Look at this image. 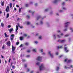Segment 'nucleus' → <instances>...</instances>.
Returning a JSON list of instances; mask_svg holds the SVG:
<instances>
[{
    "mask_svg": "<svg viewBox=\"0 0 73 73\" xmlns=\"http://www.w3.org/2000/svg\"><path fill=\"white\" fill-rule=\"evenodd\" d=\"M45 69V65L44 64H42L39 66V70H43Z\"/></svg>",
    "mask_w": 73,
    "mask_h": 73,
    "instance_id": "f257e3e1",
    "label": "nucleus"
},
{
    "mask_svg": "<svg viewBox=\"0 0 73 73\" xmlns=\"http://www.w3.org/2000/svg\"><path fill=\"white\" fill-rule=\"evenodd\" d=\"M18 25V26H17ZM17 25H16V29H15V34L16 35L17 33V30H19V27H20V24H19V23H17Z\"/></svg>",
    "mask_w": 73,
    "mask_h": 73,
    "instance_id": "f03ea898",
    "label": "nucleus"
},
{
    "mask_svg": "<svg viewBox=\"0 0 73 73\" xmlns=\"http://www.w3.org/2000/svg\"><path fill=\"white\" fill-rule=\"evenodd\" d=\"M64 61L67 62L68 63H70L72 62V60L71 59H68L66 58L65 60Z\"/></svg>",
    "mask_w": 73,
    "mask_h": 73,
    "instance_id": "7ed1b4c3",
    "label": "nucleus"
},
{
    "mask_svg": "<svg viewBox=\"0 0 73 73\" xmlns=\"http://www.w3.org/2000/svg\"><path fill=\"white\" fill-rule=\"evenodd\" d=\"M70 23V22H67L65 23L64 28H67L68 27V25Z\"/></svg>",
    "mask_w": 73,
    "mask_h": 73,
    "instance_id": "20e7f679",
    "label": "nucleus"
},
{
    "mask_svg": "<svg viewBox=\"0 0 73 73\" xmlns=\"http://www.w3.org/2000/svg\"><path fill=\"white\" fill-rule=\"evenodd\" d=\"M36 60L38 61H41L42 60V57L40 56H38L36 58Z\"/></svg>",
    "mask_w": 73,
    "mask_h": 73,
    "instance_id": "39448f33",
    "label": "nucleus"
},
{
    "mask_svg": "<svg viewBox=\"0 0 73 73\" xmlns=\"http://www.w3.org/2000/svg\"><path fill=\"white\" fill-rule=\"evenodd\" d=\"M48 55H49L51 57V58H53V55L52 54H51V51L48 52Z\"/></svg>",
    "mask_w": 73,
    "mask_h": 73,
    "instance_id": "423d86ee",
    "label": "nucleus"
},
{
    "mask_svg": "<svg viewBox=\"0 0 73 73\" xmlns=\"http://www.w3.org/2000/svg\"><path fill=\"white\" fill-rule=\"evenodd\" d=\"M73 67V66L72 65H69L67 67L66 66H65L64 67V68L65 69H67V68H69V69H70V68H72Z\"/></svg>",
    "mask_w": 73,
    "mask_h": 73,
    "instance_id": "0eeeda50",
    "label": "nucleus"
},
{
    "mask_svg": "<svg viewBox=\"0 0 73 73\" xmlns=\"http://www.w3.org/2000/svg\"><path fill=\"white\" fill-rule=\"evenodd\" d=\"M6 12H9V7L7 6V7L6 9Z\"/></svg>",
    "mask_w": 73,
    "mask_h": 73,
    "instance_id": "6e6552de",
    "label": "nucleus"
},
{
    "mask_svg": "<svg viewBox=\"0 0 73 73\" xmlns=\"http://www.w3.org/2000/svg\"><path fill=\"white\" fill-rule=\"evenodd\" d=\"M15 48L14 47H13V46H12V52L14 53V54L15 53V52L14 51H15Z\"/></svg>",
    "mask_w": 73,
    "mask_h": 73,
    "instance_id": "1a4fd4ad",
    "label": "nucleus"
},
{
    "mask_svg": "<svg viewBox=\"0 0 73 73\" xmlns=\"http://www.w3.org/2000/svg\"><path fill=\"white\" fill-rule=\"evenodd\" d=\"M10 38H11V41H12V40H13V38H14V35H12L11 36Z\"/></svg>",
    "mask_w": 73,
    "mask_h": 73,
    "instance_id": "9d476101",
    "label": "nucleus"
},
{
    "mask_svg": "<svg viewBox=\"0 0 73 73\" xmlns=\"http://www.w3.org/2000/svg\"><path fill=\"white\" fill-rule=\"evenodd\" d=\"M6 44L8 46H11V42L10 41H8Z\"/></svg>",
    "mask_w": 73,
    "mask_h": 73,
    "instance_id": "9b49d317",
    "label": "nucleus"
},
{
    "mask_svg": "<svg viewBox=\"0 0 73 73\" xmlns=\"http://www.w3.org/2000/svg\"><path fill=\"white\" fill-rule=\"evenodd\" d=\"M65 40H59L58 41V42H65Z\"/></svg>",
    "mask_w": 73,
    "mask_h": 73,
    "instance_id": "f8f14e48",
    "label": "nucleus"
},
{
    "mask_svg": "<svg viewBox=\"0 0 73 73\" xmlns=\"http://www.w3.org/2000/svg\"><path fill=\"white\" fill-rule=\"evenodd\" d=\"M28 12H29V13H32V15L33 16V15H34V13H35V12H33L31 10L29 11Z\"/></svg>",
    "mask_w": 73,
    "mask_h": 73,
    "instance_id": "ddd939ff",
    "label": "nucleus"
},
{
    "mask_svg": "<svg viewBox=\"0 0 73 73\" xmlns=\"http://www.w3.org/2000/svg\"><path fill=\"white\" fill-rule=\"evenodd\" d=\"M60 0H54L53 1V3H57L58 1H59Z\"/></svg>",
    "mask_w": 73,
    "mask_h": 73,
    "instance_id": "4468645a",
    "label": "nucleus"
},
{
    "mask_svg": "<svg viewBox=\"0 0 73 73\" xmlns=\"http://www.w3.org/2000/svg\"><path fill=\"white\" fill-rule=\"evenodd\" d=\"M8 31H9L10 33H11L12 31H13V28H11L10 29H9Z\"/></svg>",
    "mask_w": 73,
    "mask_h": 73,
    "instance_id": "2eb2a0df",
    "label": "nucleus"
},
{
    "mask_svg": "<svg viewBox=\"0 0 73 73\" xmlns=\"http://www.w3.org/2000/svg\"><path fill=\"white\" fill-rule=\"evenodd\" d=\"M64 49L65 52H68L69 51V50H67V47H65Z\"/></svg>",
    "mask_w": 73,
    "mask_h": 73,
    "instance_id": "dca6fc26",
    "label": "nucleus"
},
{
    "mask_svg": "<svg viewBox=\"0 0 73 73\" xmlns=\"http://www.w3.org/2000/svg\"><path fill=\"white\" fill-rule=\"evenodd\" d=\"M63 47L62 46H58V49H60V48H62Z\"/></svg>",
    "mask_w": 73,
    "mask_h": 73,
    "instance_id": "f3484780",
    "label": "nucleus"
},
{
    "mask_svg": "<svg viewBox=\"0 0 73 73\" xmlns=\"http://www.w3.org/2000/svg\"><path fill=\"white\" fill-rule=\"evenodd\" d=\"M62 9H64V10H66V9H67L64 7H62Z\"/></svg>",
    "mask_w": 73,
    "mask_h": 73,
    "instance_id": "a211bd4d",
    "label": "nucleus"
},
{
    "mask_svg": "<svg viewBox=\"0 0 73 73\" xmlns=\"http://www.w3.org/2000/svg\"><path fill=\"white\" fill-rule=\"evenodd\" d=\"M27 36V35L26 34H24L23 36V37H25Z\"/></svg>",
    "mask_w": 73,
    "mask_h": 73,
    "instance_id": "6ab92c4d",
    "label": "nucleus"
},
{
    "mask_svg": "<svg viewBox=\"0 0 73 73\" xmlns=\"http://www.w3.org/2000/svg\"><path fill=\"white\" fill-rule=\"evenodd\" d=\"M52 36L54 39H56V35L55 34H54L52 35Z\"/></svg>",
    "mask_w": 73,
    "mask_h": 73,
    "instance_id": "aec40b11",
    "label": "nucleus"
},
{
    "mask_svg": "<svg viewBox=\"0 0 73 73\" xmlns=\"http://www.w3.org/2000/svg\"><path fill=\"white\" fill-rule=\"evenodd\" d=\"M63 35H64V34H63V33H62V34H61V36H60L59 35H58L57 37H59V38H60L61 37V36H63Z\"/></svg>",
    "mask_w": 73,
    "mask_h": 73,
    "instance_id": "412c9836",
    "label": "nucleus"
},
{
    "mask_svg": "<svg viewBox=\"0 0 73 73\" xmlns=\"http://www.w3.org/2000/svg\"><path fill=\"white\" fill-rule=\"evenodd\" d=\"M5 36L6 37H9V36L7 35L6 33H5Z\"/></svg>",
    "mask_w": 73,
    "mask_h": 73,
    "instance_id": "4be33fe9",
    "label": "nucleus"
},
{
    "mask_svg": "<svg viewBox=\"0 0 73 73\" xmlns=\"http://www.w3.org/2000/svg\"><path fill=\"white\" fill-rule=\"evenodd\" d=\"M21 9H22V8H19V13H20L21 12Z\"/></svg>",
    "mask_w": 73,
    "mask_h": 73,
    "instance_id": "5701e85b",
    "label": "nucleus"
},
{
    "mask_svg": "<svg viewBox=\"0 0 73 73\" xmlns=\"http://www.w3.org/2000/svg\"><path fill=\"white\" fill-rule=\"evenodd\" d=\"M4 2L3 1L2 3H1V5L2 6H4Z\"/></svg>",
    "mask_w": 73,
    "mask_h": 73,
    "instance_id": "b1692460",
    "label": "nucleus"
},
{
    "mask_svg": "<svg viewBox=\"0 0 73 73\" xmlns=\"http://www.w3.org/2000/svg\"><path fill=\"white\" fill-rule=\"evenodd\" d=\"M9 13L7 14L6 17L7 19H8V17H9Z\"/></svg>",
    "mask_w": 73,
    "mask_h": 73,
    "instance_id": "393cba45",
    "label": "nucleus"
},
{
    "mask_svg": "<svg viewBox=\"0 0 73 73\" xmlns=\"http://www.w3.org/2000/svg\"><path fill=\"white\" fill-rule=\"evenodd\" d=\"M1 25L2 27H4V23H1Z\"/></svg>",
    "mask_w": 73,
    "mask_h": 73,
    "instance_id": "a878e982",
    "label": "nucleus"
},
{
    "mask_svg": "<svg viewBox=\"0 0 73 73\" xmlns=\"http://www.w3.org/2000/svg\"><path fill=\"white\" fill-rule=\"evenodd\" d=\"M59 69H60V67H57L56 68V70H59Z\"/></svg>",
    "mask_w": 73,
    "mask_h": 73,
    "instance_id": "bb28decb",
    "label": "nucleus"
},
{
    "mask_svg": "<svg viewBox=\"0 0 73 73\" xmlns=\"http://www.w3.org/2000/svg\"><path fill=\"white\" fill-rule=\"evenodd\" d=\"M20 40H23V37H20Z\"/></svg>",
    "mask_w": 73,
    "mask_h": 73,
    "instance_id": "cd10ccee",
    "label": "nucleus"
},
{
    "mask_svg": "<svg viewBox=\"0 0 73 73\" xmlns=\"http://www.w3.org/2000/svg\"><path fill=\"white\" fill-rule=\"evenodd\" d=\"M27 25H29L31 24V22H27Z\"/></svg>",
    "mask_w": 73,
    "mask_h": 73,
    "instance_id": "c85d7f7f",
    "label": "nucleus"
},
{
    "mask_svg": "<svg viewBox=\"0 0 73 73\" xmlns=\"http://www.w3.org/2000/svg\"><path fill=\"white\" fill-rule=\"evenodd\" d=\"M33 52H36V49H34L33 50Z\"/></svg>",
    "mask_w": 73,
    "mask_h": 73,
    "instance_id": "c756f323",
    "label": "nucleus"
},
{
    "mask_svg": "<svg viewBox=\"0 0 73 73\" xmlns=\"http://www.w3.org/2000/svg\"><path fill=\"white\" fill-rule=\"evenodd\" d=\"M36 65H40V63L39 62L36 63Z\"/></svg>",
    "mask_w": 73,
    "mask_h": 73,
    "instance_id": "7c9ffc66",
    "label": "nucleus"
},
{
    "mask_svg": "<svg viewBox=\"0 0 73 73\" xmlns=\"http://www.w3.org/2000/svg\"><path fill=\"white\" fill-rule=\"evenodd\" d=\"M12 5L11 3H10V8H12Z\"/></svg>",
    "mask_w": 73,
    "mask_h": 73,
    "instance_id": "2f4dec72",
    "label": "nucleus"
},
{
    "mask_svg": "<svg viewBox=\"0 0 73 73\" xmlns=\"http://www.w3.org/2000/svg\"><path fill=\"white\" fill-rule=\"evenodd\" d=\"M48 10L49 9H45L44 11L45 12H47V11H48Z\"/></svg>",
    "mask_w": 73,
    "mask_h": 73,
    "instance_id": "473e14b6",
    "label": "nucleus"
},
{
    "mask_svg": "<svg viewBox=\"0 0 73 73\" xmlns=\"http://www.w3.org/2000/svg\"><path fill=\"white\" fill-rule=\"evenodd\" d=\"M22 62H25L26 60H24V59H22Z\"/></svg>",
    "mask_w": 73,
    "mask_h": 73,
    "instance_id": "72a5a7b5",
    "label": "nucleus"
},
{
    "mask_svg": "<svg viewBox=\"0 0 73 73\" xmlns=\"http://www.w3.org/2000/svg\"><path fill=\"white\" fill-rule=\"evenodd\" d=\"M59 12H63V10H60L59 11Z\"/></svg>",
    "mask_w": 73,
    "mask_h": 73,
    "instance_id": "f704fd0d",
    "label": "nucleus"
},
{
    "mask_svg": "<svg viewBox=\"0 0 73 73\" xmlns=\"http://www.w3.org/2000/svg\"><path fill=\"white\" fill-rule=\"evenodd\" d=\"M70 30H71V32H73V28H72L71 27H70Z\"/></svg>",
    "mask_w": 73,
    "mask_h": 73,
    "instance_id": "c9c22d12",
    "label": "nucleus"
},
{
    "mask_svg": "<svg viewBox=\"0 0 73 73\" xmlns=\"http://www.w3.org/2000/svg\"><path fill=\"white\" fill-rule=\"evenodd\" d=\"M39 39H40V40L42 39V36H40L39 37Z\"/></svg>",
    "mask_w": 73,
    "mask_h": 73,
    "instance_id": "e433bc0d",
    "label": "nucleus"
},
{
    "mask_svg": "<svg viewBox=\"0 0 73 73\" xmlns=\"http://www.w3.org/2000/svg\"><path fill=\"white\" fill-rule=\"evenodd\" d=\"M25 45H29V43L28 42H26L25 43Z\"/></svg>",
    "mask_w": 73,
    "mask_h": 73,
    "instance_id": "4c0bfd02",
    "label": "nucleus"
},
{
    "mask_svg": "<svg viewBox=\"0 0 73 73\" xmlns=\"http://www.w3.org/2000/svg\"><path fill=\"white\" fill-rule=\"evenodd\" d=\"M12 68L13 69H15V66H12Z\"/></svg>",
    "mask_w": 73,
    "mask_h": 73,
    "instance_id": "58836bf2",
    "label": "nucleus"
},
{
    "mask_svg": "<svg viewBox=\"0 0 73 73\" xmlns=\"http://www.w3.org/2000/svg\"><path fill=\"white\" fill-rule=\"evenodd\" d=\"M58 33H61V31L60 30H58L57 31Z\"/></svg>",
    "mask_w": 73,
    "mask_h": 73,
    "instance_id": "ea45409f",
    "label": "nucleus"
},
{
    "mask_svg": "<svg viewBox=\"0 0 73 73\" xmlns=\"http://www.w3.org/2000/svg\"><path fill=\"white\" fill-rule=\"evenodd\" d=\"M7 27L8 28H10L11 27V26L10 25H9Z\"/></svg>",
    "mask_w": 73,
    "mask_h": 73,
    "instance_id": "a19ab883",
    "label": "nucleus"
},
{
    "mask_svg": "<svg viewBox=\"0 0 73 73\" xmlns=\"http://www.w3.org/2000/svg\"><path fill=\"white\" fill-rule=\"evenodd\" d=\"M62 4L63 5H64L65 4V3L64 2H63V3H62Z\"/></svg>",
    "mask_w": 73,
    "mask_h": 73,
    "instance_id": "79ce46f5",
    "label": "nucleus"
},
{
    "mask_svg": "<svg viewBox=\"0 0 73 73\" xmlns=\"http://www.w3.org/2000/svg\"><path fill=\"white\" fill-rule=\"evenodd\" d=\"M63 57V55H61L59 57V58H61V57Z\"/></svg>",
    "mask_w": 73,
    "mask_h": 73,
    "instance_id": "37998d69",
    "label": "nucleus"
},
{
    "mask_svg": "<svg viewBox=\"0 0 73 73\" xmlns=\"http://www.w3.org/2000/svg\"><path fill=\"white\" fill-rule=\"evenodd\" d=\"M35 44H37L38 43V42H37V41H36L35 42Z\"/></svg>",
    "mask_w": 73,
    "mask_h": 73,
    "instance_id": "c03bdc74",
    "label": "nucleus"
},
{
    "mask_svg": "<svg viewBox=\"0 0 73 73\" xmlns=\"http://www.w3.org/2000/svg\"><path fill=\"white\" fill-rule=\"evenodd\" d=\"M40 51L41 52H43V49H42L40 50Z\"/></svg>",
    "mask_w": 73,
    "mask_h": 73,
    "instance_id": "a18cd8bd",
    "label": "nucleus"
},
{
    "mask_svg": "<svg viewBox=\"0 0 73 73\" xmlns=\"http://www.w3.org/2000/svg\"><path fill=\"white\" fill-rule=\"evenodd\" d=\"M40 24H43V22L42 21H41L40 22Z\"/></svg>",
    "mask_w": 73,
    "mask_h": 73,
    "instance_id": "49530a36",
    "label": "nucleus"
},
{
    "mask_svg": "<svg viewBox=\"0 0 73 73\" xmlns=\"http://www.w3.org/2000/svg\"><path fill=\"white\" fill-rule=\"evenodd\" d=\"M69 36V35H66L65 36V37H68V36Z\"/></svg>",
    "mask_w": 73,
    "mask_h": 73,
    "instance_id": "de8ad7c7",
    "label": "nucleus"
},
{
    "mask_svg": "<svg viewBox=\"0 0 73 73\" xmlns=\"http://www.w3.org/2000/svg\"><path fill=\"white\" fill-rule=\"evenodd\" d=\"M56 55H58V52H56Z\"/></svg>",
    "mask_w": 73,
    "mask_h": 73,
    "instance_id": "09e8293b",
    "label": "nucleus"
},
{
    "mask_svg": "<svg viewBox=\"0 0 73 73\" xmlns=\"http://www.w3.org/2000/svg\"><path fill=\"white\" fill-rule=\"evenodd\" d=\"M40 17V16H38L37 18V20H38V19Z\"/></svg>",
    "mask_w": 73,
    "mask_h": 73,
    "instance_id": "8fccbe9b",
    "label": "nucleus"
},
{
    "mask_svg": "<svg viewBox=\"0 0 73 73\" xmlns=\"http://www.w3.org/2000/svg\"><path fill=\"white\" fill-rule=\"evenodd\" d=\"M27 57H30V55H28L27 56Z\"/></svg>",
    "mask_w": 73,
    "mask_h": 73,
    "instance_id": "3c124183",
    "label": "nucleus"
},
{
    "mask_svg": "<svg viewBox=\"0 0 73 73\" xmlns=\"http://www.w3.org/2000/svg\"><path fill=\"white\" fill-rule=\"evenodd\" d=\"M11 59H9V62H10L11 61Z\"/></svg>",
    "mask_w": 73,
    "mask_h": 73,
    "instance_id": "603ef678",
    "label": "nucleus"
},
{
    "mask_svg": "<svg viewBox=\"0 0 73 73\" xmlns=\"http://www.w3.org/2000/svg\"><path fill=\"white\" fill-rule=\"evenodd\" d=\"M68 30V29H66L64 30V31H66Z\"/></svg>",
    "mask_w": 73,
    "mask_h": 73,
    "instance_id": "864d4df0",
    "label": "nucleus"
},
{
    "mask_svg": "<svg viewBox=\"0 0 73 73\" xmlns=\"http://www.w3.org/2000/svg\"><path fill=\"white\" fill-rule=\"evenodd\" d=\"M25 68H26V67H27V64H25Z\"/></svg>",
    "mask_w": 73,
    "mask_h": 73,
    "instance_id": "5fc2aeb1",
    "label": "nucleus"
},
{
    "mask_svg": "<svg viewBox=\"0 0 73 73\" xmlns=\"http://www.w3.org/2000/svg\"><path fill=\"white\" fill-rule=\"evenodd\" d=\"M42 54H43V55H44V54H45V52H43L42 53Z\"/></svg>",
    "mask_w": 73,
    "mask_h": 73,
    "instance_id": "6e6d98bb",
    "label": "nucleus"
},
{
    "mask_svg": "<svg viewBox=\"0 0 73 73\" xmlns=\"http://www.w3.org/2000/svg\"><path fill=\"white\" fill-rule=\"evenodd\" d=\"M27 52H28V53H29V52H31V51H30V50H28L27 51Z\"/></svg>",
    "mask_w": 73,
    "mask_h": 73,
    "instance_id": "4d7b16f0",
    "label": "nucleus"
},
{
    "mask_svg": "<svg viewBox=\"0 0 73 73\" xmlns=\"http://www.w3.org/2000/svg\"><path fill=\"white\" fill-rule=\"evenodd\" d=\"M30 4H32L33 3V2L32 1L30 2H29Z\"/></svg>",
    "mask_w": 73,
    "mask_h": 73,
    "instance_id": "13d9d810",
    "label": "nucleus"
},
{
    "mask_svg": "<svg viewBox=\"0 0 73 73\" xmlns=\"http://www.w3.org/2000/svg\"><path fill=\"white\" fill-rule=\"evenodd\" d=\"M8 38H7L6 39H5V41H7V40H8Z\"/></svg>",
    "mask_w": 73,
    "mask_h": 73,
    "instance_id": "bf43d9fd",
    "label": "nucleus"
},
{
    "mask_svg": "<svg viewBox=\"0 0 73 73\" xmlns=\"http://www.w3.org/2000/svg\"><path fill=\"white\" fill-rule=\"evenodd\" d=\"M30 17L29 16V15L27 16V17L28 18H29Z\"/></svg>",
    "mask_w": 73,
    "mask_h": 73,
    "instance_id": "052dcab7",
    "label": "nucleus"
},
{
    "mask_svg": "<svg viewBox=\"0 0 73 73\" xmlns=\"http://www.w3.org/2000/svg\"><path fill=\"white\" fill-rule=\"evenodd\" d=\"M36 25H39V23H36Z\"/></svg>",
    "mask_w": 73,
    "mask_h": 73,
    "instance_id": "680f3d73",
    "label": "nucleus"
},
{
    "mask_svg": "<svg viewBox=\"0 0 73 73\" xmlns=\"http://www.w3.org/2000/svg\"><path fill=\"white\" fill-rule=\"evenodd\" d=\"M17 7V8H19V6L17 5H16Z\"/></svg>",
    "mask_w": 73,
    "mask_h": 73,
    "instance_id": "e2e57ef3",
    "label": "nucleus"
},
{
    "mask_svg": "<svg viewBox=\"0 0 73 73\" xmlns=\"http://www.w3.org/2000/svg\"><path fill=\"white\" fill-rule=\"evenodd\" d=\"M27 72H29V69H27Z\"/></svg>",
    "mask_w": 73,
    "mask_h": 73,
    "instance_id": "0e129e2a",
    "label": "nucleus"
},
{
    "mask_svg": "<svg viewBox=\"0 0 73 73\" xmlns=\"http://www.w3.org/2000/svg\"><path fill=\"white\" fill-rule=\"evenodd\" d=\"M34 72V71H31V73H33Z\"/></svg>",
    "mask_w": 73,
    "mask_h": 73,
    "instance_id": "69168bd1",
    "label": "nucleus"
},
{
    "mask_svg": "<svg viewBox=\"0 0 73 73\" xmlns=\"http://www.w3.org/2000/svg\"><path fill=\"white\" fill-rule=\"evenodd\" d=\"M2 48L3 49H4V45H3Z\"/></svg>",
    "mask_w": 73,
    "mask_h": 73,
    "instance_id": "338daca9",
    "label": "nucleus"
},
{
    "mask_svg": "<svg viewBox=\"0 0 73 73\" xmlns=\"http://www.w3.org/2000/svg\"><path fill=\"white\" fill-rule=\"evenodd\" d=\"M35 6H37V3H36L35 4Z\"/></svg>",
    "mask_w": 73,
    "mask_h": 73,
    "instance_id": "774afa93",
    "label": "nucleus"
}]
</instances>
